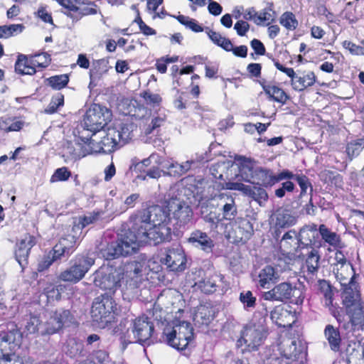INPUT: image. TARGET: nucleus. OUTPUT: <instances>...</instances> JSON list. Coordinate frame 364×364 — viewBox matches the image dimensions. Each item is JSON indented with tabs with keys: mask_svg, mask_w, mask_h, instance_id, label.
<instances>
[{
	"mask_svg": "<svg viewBox=\"0 0 364 364\" xmlns=\"http://www.w3.org/2000/svg\"><path fill=\"white\" fill-rule=\"evenodd\" d=\"M167 205L166 207L153 205L139 212L133 218L134 229L146 232L147 236L154 245L169 240L171 228Z\"/></svg>",
	"mask_w": 364,
	"mask_h": 364,
	"instance_id": "1",
	"label": "nucleus"
},
{
	"mask_svg": "<svg viewBox=\"0 0 364 364\" xmlns=\"http://www.w3.org/2000/svg\"><path fill=\"white\" fill-rule=\"evenodd\" d=\"M332 272L341 286L342 302L350 318H364V303L360 300L357 275L352 264L333 267Z\"/></svg>",
	"mask_w": 364,
	"mask_h": 364,
	"instance_id": "2",
	"label": "nucleus"
},
{
	"mask_svg": "<svg viewBox=\"0 0 364 364\" xmlns=\"http://www.w3.org/2000/svg\"><path fill=\"white\" fill-rule=\"evenodd\" d=\"M133 128L132 124L117 122L107 127L106 129H101L97 132L100 141H96L90 136V140L93 141L91 144L93 153H110L122 146L132 138Z\"/></svg>",
	"mask_w": 364,
	"mask_h": 364,
	"instance_id": "3",
	"label": "nucleus"
},
{
	"mask_svg": "<svg viewBox=\"0 0 364 364\" xmlns=\"http://www.w3.org/2000/svg\"><path fill=\"white\" fill-rule=\"evenodd\" d=\"M151 264L154 262L141 259L140 261H132L125 266L124 274L126 277V287L124 294L132 299L139 296L143 284L147 280V267H151Z\"/></svg>",
	"mask_w": 364,
	"mask_h": 364,
	"instance_id": "4",
	"label": "nucleus"
},
{
	"mask_svg": "<svg viewBox=\"0 0 364 364\" xmlns=\"http://www.w3.org/2000/svg\"><path fill=\"white\" fill-rule=\"evenodd\" d=\"M265 320L251 321L247 323L242 331L241 337L237 341V346L241 347L244 344L245 348L242 350L245 351H255L264 343L268 335V328L265 326Z\"/></svg>",
	"mask_w": 364,
	"mask_h": 364,
	"instance_id": "5",
	"label": "nucleus"
},
{
	"mask_svg": "<svg viewBox=\"0 0 364 364\" xmlns=\"http://www.w3.org/2000/svg\"><path fill=\"white\" fill-rule=\"evenodd\" d=\"M303 289L301 285L296 287L290 282H284L275 285L271 290L264 292L262 298L266 301H290L299 305L303 303L305 297Z\"/></svg>",
	"mask_w": 364,
	"mask_h": 364,
	"instance_id": "6",
	"label": "nucleus"
},
{
	"mask_svg": "<svg viewBox=\"0 0 364 364\" xmlns=\"http://www.w3.org/2000/svg\"><path fill=\"white\" fill-rule=\"evenodd\" d=\"M112 118L111 111L105 107L94 104L86 112L82 127L83 129L79 132L81 134H90L95 135L107 124Z\"/></svg>",
	"mask_w": 364,
	"mask_h": 364,
	"instance_id": "7",
	"label": "nucleus"
},
{
	"mask_svg": "<svg viewBox=\"0 0 364 364\" xmlns=\"http://www.w3.org/2000/svg\"><path fill=\"white\" fill-rule=\"evenodd\" d=\"M90 134H81L76 142H68L63 148L61 156L67 164H73L75 161L93 153Z\"/></svg>",
	"mask_w": 364,
	"mask_h": 364,
	"instance_id": "8",
	"label": "nucleus"
},
{
	"mask_svg": "<svg viewBox=\"0 0 364 364\" xmlns=\"http://www.w3.org/2000/svg\"><path fill=\"white\" fill-rule=\"evenodd\" d=\"M146 232H142L134 229V224L132 228L121 234L117 240L121 250L122 256H127L133 254L137 251L141 244L149 242V236Z\"/></svg>",
	"mask_w": 364,
	"mask_h": 364,
	"instance_id": "9",
	"label": "nucleus"
},
{
	"mask_svg": "<svg viewBox=\"0 0 364 364\" xmlns=\"http://www.w3.org/2000/svg\"><path fill=\"white\" fill-rule=\"evenodd\" d=\"M94 264V258L87 255H77L72 261L70 267L60 273L59 279L64 282L77 283Z\"/></svg>",
	"mask_w": 364,
	"mask_h": 364,
	"instance_id": "10",
	"label": "nucleus"
},
{
	"mask_svg": "<svg viewBox=\"0 0 364 364\" xmlns=\"http://www.w3.org/2000/svg\"><path fill=\"white\" fill-rule=\"evenodd\" d=\"M123 278L122 271L112 266L102 267L94 274V284L105 290H114Z\"/></svg>",
	"mask_w": 364,
	"mask_h": 364,
	"instance_id": "11",
	"label": "nucleus"
},
{
	"mask_svg": "<svg viewBox=\"0 0 364 364\" xmlns=\"http://www.w3.org/2000/svg\"><path fill=\"white\" fill-rule=\"evenodd\" d=\"M166 203L169 215L172 214L176 226L182 228L192 224L193 210L186 203L178 198H171Z\"/></svg>",
	"mask_w": 364,
	"mask_h": 364,
	"instance_id": "12",
	"label": "nucleus"
},
{
	"mask_svg": "<svg viewBox=\"0 0 364 364\" xmlns=\"http://www.w3.org/2000/svg\"><path fill=\"white\" fill-rule=\"evenodd\" d=\"M231 230H226V237L232 243H245L253 233V226L247 218H237L230 224Z\"/></svg>",
	"mask_w": 364,
	"mask_h": 364,
	"instance_id": "13",
	"label": "nucleus"
},
{
	"mask_svg": "<svg viewBox=\"0 0 364 364\" xmlns=\"http://www.w3.org/2000/svg\"><path fill=\"white\" fill-rule=\"evenodd\" d=\"M279 349L288 361L303 358L307 355L306 343L301 339L284 338L279 343Z\"/></svg>",
	"mask_w": 364,
	"mask_h": 364,
	"instance_id": "14",
	"label": "nucleus"
},
{
	"mask_svg": "<svg viewBox=\"0 0 364 364\" xmlns=\"http://www.w3.org/2000/svg\"><path fill=\"white\" fill-rule=\"evenodd\" d=\"M226 188L228 190L241 191L244 195L257 202L260 206L264 205L268 200L267 191L261 186H250L242 183H228Z\"/></svg>",
	"mask_w": 364,
	"mask_h": 364,
	"instance_id": "15",
	"label": "nucleus"
},
{
	"mask_svg": "<svg viewBox=\"0 0 364 364\" xmlns=\"http://www.w3.org/2000/svg\"><path fill=\"white\" fill-rule=\"evenodd\" d=\"M167 269L173 272H182L186 269V258L180 247L168 249L164 258L161 259Z\"/></svg>",
	"mask_w": 364,
	"mask_h": 364,
	"instance_id": "16",
	"label": "nucleus"
},
{
	"mask_svg": "<svg viewBox=\"0 0 364 364\" xmlns=\"http://www.w3.org/2000/svg\"><path fill=\"white\" fill-rule=\"evenodd\" d=\"M273 221L276 228L274 237L278 240L279 237V229H286L295 225L297 223L296 215L288 209L280 208L277 209L274 215Z\"/></svg>",
	"mask_w": 364,
	"mask_h": 364,
	"instance_id": "17",
	"label": "nucleus"
},
{
	"mask_svg": "<svg viewBox=\"0 0 364 364\" xmlns=\"http://www.w3.org/2000/svg\"><path fill=\"white\" fill-rule=\"evenodd\" d=\"M170 321L174 327L173 335L178 336V346H181V349H186L189 342L193 338V328L189 322L184 320H171Z\"/></svg>",
	"mask_w": 364,
	"mask_h": 364,
	"instance_id": "18",
	"label": "nucleus"
},
{
	"mask_svg": "<svg viewBox=\"0 0 364 364\" xmlns=\"http://www.w3.org/2000/svg\"><path fill=\"white\" fill-rule=\"evenodd\" d=\"M35 237L26 235L16 244L15 257L22 269L28 264L31 249L36 245Z\"/></svg>",
	"mask_w": 364,
	"mask_h": 364,
	"instance_id": "19",
	"label": "nucleus"
},
{
	"mask_svg": "<svg viewBox=\"0 0 364 364\" xmlns=\"http://www.w3.org/2000/svg\"><path fill=\"white\" fill-rule=\"evenodd\" d=\"M21 334L17 329L9 331V332L0 334V344L1 348L3 352V359H6L8 357H11L14 353H10L13 351L16 346L21 343Z\"/></svg>",
	"mask_w": 364,
	"mask_h": 364,
	"instance_id": "20",
	"label": "nucleus"
},
{
	"mask_svg": "<svg viewBox=\"0 0 364 364\" xmlns=\"http://www.w3.org/2000/svg\"><path fill=\"white\" fill-rule=\"evenodd\" d=\"M154 330V323L149 320H134L132 332L136 342L141 344L147 342Z\"/></svg>",
	"mask_w": 364,
	"mask_h": 364,
	"instance_id": "21",
	"label": "nucleus"
},
{
	"mask_svg": "<svg viewBox=\"0 0 364 364\" xmlns=\"http://www.w3.org/2000/svg\"><path fill=\"white\" fill-rule=\"evenodd\" d=\"M279 246L283 255H294L301 249L297 238V232L294 230H289L282 235Z\"/></svg>",
	"mask_w": 364,
	"mask_h": 364,
	"instance_id": "22",
	"label": "nucleus"
},
{
	"mask_svg": "<svg viewBox=\"0 0 364 364\" xmlns=\"http://www.w3.org/2000/svg\"><path fill=\"white\" fill-rule=\"evenodd\" d=\"M53 325L52 328L43 326L42 320H27L26 328L29 333H38L41 335L53 334L61 329L63 326V320H50Z\"/></svg>",
	"mask_w": 364,
	"mask_h": 364,
	"instance_id": "23",
	"label": "nucleus"
},
{
	"mask_svg": "<svg viewBox=\"0 0 364 364\" xmlns=\"http://www.w3.org/2000/svg\"><path fill=\"white\" fill-rule=\"evenodd\" d=\"M112 302L109 298L97 297L92 303L91 316L92 318H106L112 312Z\"/></svg>",
	"mask_w": 364,
	"mask_h": 364,
	"instance_id": "24",
	"label": "nucleus"
},
{
	"mask_svg": "<svg viewBox=\"0 0 364 364\" xmlns=\"http://www.w3.org/2000/svg\"><path fill=\"white\" fill-rule=\"evenodd\" d=\"M188 240L195 247L200 248L207 253L211 252L214 247L213 240L206 232L199 230L192 232Z\"/></svg>",
	"mask_w": 364,
	"mask_h": 364,
	"instance_id": "25",
	"label": "nucleus"
},
{
	"mask_svg": "<svg viewBox=\"0 0 364 364\" xmlns=\"http://www.w3.org/2000/svg\"><path fill=\"white\" fill-rule=\"evenodd\" d=\"M77 237L76 235H68L67 237L62 238L59 242L54 247L53 252L49 255L55 261L61 259L65 255L70 254V249L77 242Z\"/></svg>",
	"mask_w": 364,
	"mask_h": 364,
	"instance_id": "26",
	"label": "nucleus"
},
{
	"mask_svg": "<svg viewBox=\"0 0 364 364\" xmlns=\"http://www.w3.org/2000/svg\"><path fill=\"white\" fill-rule=\"evenodd\" d=\"M317 230V225L314 223L304 225L299 230L297 238L301 249L312 247L311 245Z\"/></svg>",
	"mask_w": 364,
	"mask_h": 364,
	"instance_id": "27",
	"label": "nucleus"
},
{
	"mask_svg": "<svg viewBox=\"0 0 364 364\" xmlns=\"http://www.w3.org/2000/svg\"><path fill=\"white\" fill-rule=\"evenodd\" d=\"M224 283V276L214 274L209 278L200 281L196 285L205 294H212Z\"/></svg>",
	"mask_w": 364,
	"mask_h": 364,
	"instance_id": "28",
	"label": "nucleus"
},
{
	"mask_svg": "<svg viewBox=\"0 0 364 364\" xmlns=\"http://www.w3.org/2000/svg\"><path fill=\"white\" fill-rule=\"evenodd\" d=\"M237 165L239 167L240 181L242 180L250 183L252 181L256 169L252 161L240 156L237 160Z\"/></svg>",
	"mask_w": 364,
	"mask_h": 364,
	"instance_id": "29",
	"label": "nucleus"
},
{
	"mask_svg": "<svg viewBox=\"0 0 364 364\" xmlns=\"http://www.w3.org/2000/svg\"><path fill=\"white\" fill-rule=\"evenodd\" d=\"M264 92L271 98L272 100L280 102L284 105L287 100L289 99V96L287 93L280 87L273 85L271 84H267L265 82L261 83Z\"/></svg>",
	"mask_w": 364,
	"mask_h": 364,
	"instance_id": "30",
	"label": "nucleus"
},
{
	"mask_svg": "<svg viewBox=\"0 0 364 364\" xmlns=\"http://www.w3.org/2000/svg\"><path fill=\"white\" fill-rule=\"evenodd\" d=\"M225 170L223 173V180L224 183L222 184L223 189H227L226 185L228 183H235L233 181L237 179L240 181L239 172H238V166L237 165V162H233L232 161H225ZM235 183H240L239 181H236Z\"/></svg>",
	"mask_w": 364,
	"mask_h": 364,
	"instance_id": "31",
	"label": "nucleus"
},
{
	"mask_svg": "<svg viewBox=\"0 0 364 364\" xmlns=\"http://www.w3.org/2000/svg\"><path fill=\"white\" fill-rule=\"evenodd\" d=\"M321 255L318 250L311 247V250L306 254L305 259V266L308 274L315 275L317 274L320 267Z\"/></svg>",
	"mask_w": 364,
	"mask_h": 364,
	"instance_id": "32",
	"label": "nucleus"
},
{
	"mask_svg": "<svg viewBox=\"0 0 364 364\" xmlns=\"http://www.w3.org/2000/svg\"><path fill=\"white\" fill-rule=\"evenodd\" d=\"M316 82V76L313 72H309L302 76L296 75L291 84L294 90L303 91L309 87L312 86Z\"/></svg>",
	"mask_w": 364,
	"mask_h": 364,
	"instance_id": "33",
	"label": "nucleus"
},
{
	"mask_svg": "<svg viewBox=\"0 0 364 364\" xmlns=\"http://www.w3.org/2000/svg\"><path fill=\"white\" fill-rule=\"evenodd\" d=\"M278 274L272 266H266L262 269L258 275V284L262 288H268L271 283L278 279Z\"/></svg>",
	"mask_w": 364,
	"mask_h": 364,
	"instance_id": "34",
	"label": "nucleus"
},
{
	"mask_svg": "<svg viewBox=\"0 0 364 364\" xmlns=\"http://www.w3.org/2000/svg\"><path fill=\"white\" fill-rule=\"evenodd\" d=\"M250 183L264 186H271L274 184V176L269 170L264 169L260 167H256L255 175Z\"/></svg>",
	"mask_w": 364,
	"mask_h": 364,
	"instance_id": "35",
	"label": "nucleus"
},
{
	"mask_svg": "<svg viewBox=\"0 0 364 364\" xmlns=\"http://www.w3.org/2000/svg\"><path fill=\"white\" fill-rule=\"evenodd\" d=\"M318 230L325 242L334 247H342L341 237L336 232H332L323 224L320 225Z\"/></svg>",
	"mask_w": 364,
	"mask_h": 364,
	"instance_id": "36",
	"label": "nucleus"
},
{
	"mask_svg": "<svg viewBox=\"0 0 364 364\" xmlns=\"http://www.w3.org/2000/svg\"><path fill=\"white\" fill-rule=\"evenodd\" d=\"M100 214V213L99 212L91 213L82 217H80L77 223H75L73 227L72 232H74L73 235H76L78 239L80 235L82 233V230L87 225L92 224L97 220Z\"/></svg>",
	"mask_w": 364,
	"mask_h": 364,
	"instance_id": "37",
	"label": "nucleus"
},
{
	"mask_svg": "<svg viewBox=\"0 0 364 364\" xmlns=\"http://www.w3.org/2000/svg\"><path fill=\"white\" fill-rule=\"evenodd\" d=\"M205 31L211 41L222 48L225 51L230 52L232 50V42L230 39L223 37L220 33L215 32L208 27L205 28Z\"/></svg>",
	"mask_w": 364,
	"mask_h": 364,
	"instance_id": "38",
	"label": "nucleus"
},
{
	"mask_svg": "<svg viewBox=\"0 0 364 364\" xmlns=\"http://www.w3.org/2000/svg\"><path fill=\"white\" fill-rule=\"evenodd\" d=\"M317 289L323 296L325 306H331L334 294L331 283L326 279H318L317 282Z\"/></svg>",
	"mask_w": 364,
	"mask_h": 364,
	"instance_id": "39",
	"label": "nucleus"
},
{
	"mask_svg": "<svg viewBox=\"0 0 364 364\" xmlns=\"http://www.w3.org/2000/svg\"><path fill=\"white\" fill-rule=\"evenodd\" d=\"M161 323H162V325H165V328H164V331H163V335L166 338V341L167 344L168 346H171L172 348H174L178 350H183V349H181V348H180V347H181V346H178V336L173 335V331H174V327L173 326L171 322L168 321V320H164L161 322Z\"/></svg>",
	"mask_w": 364,
	"mask_h": 364,
	"instance_id": "40",
	"label": "nucleus"
},
{
	"mask_svg": "<svg viewBox=\"0 0 364 364\" xmlns=\"http://www.w3.org/2000/svg\"><path fill=\"white\" fill-rule=\"evenodd\" d=\"M64 350L71 358L85 355L83 343L75 338H70L66 341Z\"/></svg>",
	"mask_w": 364,
	"mask_h": 364,
	"instance_id": "41",
	"label": "nucleus"
},
{
	"mask_svg": "<svg viewBox=\"0 0 364 364\" xmlns=\"http://www.w3.org/2000/svg\"><path fill=\"white\" fill-rule=\"evenodd\" d=\"M30 59L28 56L20 54L15 64V70L21 75H33L36 70L29 63Z\"/></svg>",
	"mask_w": 364,
	"mask_h": 364,
	"instance_id": "42",
	"label": "nucleus"
},
{
	"mask_svg": "<svg viewBox=\"0 0 364 364\" xmlns=\"http://www.w3.org/2000/svg\"><path fill=\"white\" fill-rule=\"evenodd\" d=\"M195 164L193 160H188L182 164L178 162L168 163L167 166H164V168L168 170V173L173 176H181L185 174L191 169L192 165Z\"/></svg>",
	"mask_w": 364,
	"mask_h": 364,
	"instance_id": "43",
	"label": "nucleus"
},
{
	"mask_svg": "<svg viewBox=\"0 0 364 364\" xmlns=\"http://www.w3.org/2000/svg\"><path fill=\"white\" fill-rule=\"evenodd\" d=\"M114 325L111 326L112 333L114 335L119 336L122 342V349L124 350L128 343L131 342H127L124 339L125 334L129 331V327L127 326V323L123 320H112Z\"/></svg>",
	"mask_w": 364,
	"mask_h": 364,
	"instance_id": "44",
	"label": "nucleus"
},
{
	"mask_svg": "<svg viewBox=\"0 0 364 364\" xmlns=\"http://www.w3.org/2000/svg\"><path fill=\"white\" fill-rule=\"evenodd\" d=\"M324 334L329 343L331 349L333 351H338L341 343V337L338 331L333 326L328 325L325 328Z\"/></svg>",
	"mask_w": 364,
	"mask_h": 364,
	"instance_id": "45",
	"label": "nucleus"
},
{
	"mask_svg": "<svg viewBox=\"0 0 364 364\" xmlns=\"http://www.w3.org/2000/svg\"><path fill=\"white\" fill-rule=\"evenodd\" d=\"M276 324L279 328H282V332H287L289 336V338L300 339L301 328L298 324V320H294L291 323H282L276 321Z\"/></svg>",
	"mask_w": 364,
	"mask_h": 364,
	"instance_id": "46",
	"label": "nucleus"
},
{
	"mask_svg": "<svg viewBox=\"0 0 364 364\" xmlns=\"http://www.w3.org/2000/svg\"><path fill=\"white\" fill-rule=\"evenodd\" d=\"M77 11L75 14V19L78 20L84 16L94 15L97 13L96 5L93 2H87L84 0L82 4H78Z\"/></svg>",
	"mask_w": 364,
	"mask_h": 364,
	"instance_id": "47",
	"label": "nucleus"
},
{
	"mask_svg": "<svg viewBox=\"0 0 364 364\" xmlns=\"http://www.w3.org/2000/svg\"><path fill=\"white\" fill-rule=\"evenodd\" d=\"M178 21L183 25L186 28L191 30L195 33H199L205 31V28L199 25L196 20L191 18L183 15L173 16Z\"/></svg>",
	"mask_w": 364,
	"mask_h": 364,
	"instance_id": "48",
	"label": "nucleus"
},
{
	"mask_svg": "<svg viewBox=\"0 0 364 364\" xmlns=\"http://www.w3.org/2000/svg\"><path fill=\"white\" fill-rule=\"evenodd\" d=\"M57 2L62 6L63 8L68 10L65 14L75 18V14L77 11L78 4H82L84 0H56Z\"/></svg>",
	"mask_w": 364,
	"mask_h": 364,
	"instance_id": "49",
	"label": "nucleus"
},
{
	"mask_svg": "<svg viewBox=\"0 0 364 364\" xmlns=\"http://www.w3.org/2000/svg\"><path fill=\"white\" fill-rule=\"evenodd\" d=\"M101 252L102 256L107 260L122 256L121 250L117 241L109 244L106 248L102 250Z\"/></svg>",
	"mask_w": 364,
	"mask_h": 364,
	"instance_id": "50",
	"label": "nucleus"
},
{
	"mask_svg": "<svg viewBox=\"0 0 364 364\" xmlns=\"http://www.w3.org/2000/svg\"><path fill=\"white\" fill-rule=\"evenodd\" d=\"M166 119V116L164 114H157L156 115H154L151 118L150 124L145 129L146 134H151L154 131L157 130L158 128L161 127L165 124Z\"/></svg>",
	"mask_w": 364,
	"mask_h": 364,
	"instance_id": "51",
	"label": "nucleus"
},
{
	"mask_svg": "<svg viewBox=\"0 0 364 364\" xmlns=\"http://www.w3.org/2000/svg\"><path fill=\"white\" fill-rule=\"evenodd\" d=\"M364 149V140L358 139L348 144L346 147V153L350 160L358 156L361 151Z\"/></svg>",
	"mask_w": 364,
	"mask_h": 364,
	"instance_id": "52",
	"label": "nucleus"
},
{
	"mask_svg": "<svg viewBox=\"0 0 364 364\" xmlns=\"http://www.w3.org/2000/svg\"><path fill=\"white\" fill-rule=\"evenodd\" d=\"M279 23L288 30H294L298 26V21L291 12L284 13L279 19Z\"/></svg>",
	"mask_w": 364,
	"mask_h": 364,
	"instance_id": "53",
	"label": "nucleus"
},
{
	"mask_svg": "<svg viewBox=\"0 0 364 364\" xmlns=\"http://www.w3.org/2000/svg\"><path fill=\"white\" fill-rule=\"evenodd\" d=\"M69 81L67 75H55L48 79V85L55 90H60L65 87Z\"/></svg>",
	"mask_w": 364,
	"mask_h": 364,
	"instance_id": "54",
	"label": "nucleus"
},
{
	"mask_svg": "<svg viewBox=\"0 0 364 364\" xmlns=\"http://www.w3.org/2000/svg\"><path fill=\"white\" fill-rule=\"evenodd\" d=\"M220 210L222 212L223 216L221 218L223 220H232L236 217L237 213V208L235 201L232 203H226L224 207L220 208Z\"/></svg>",
	"mask_w": 364,
	"mask_h": 364,
	"instance_id": "55",
	"label": "nucleus"
},
{
	"mask_svg": "<svg viewBox=\"0 0 364 364\" xmlns=\"http://www.w3.org/2000/svg\"><path fill=\"white\" fill-rule=\"evenodd\" d=\"M146 314L144 315L143 318H154L156 319L162 318L164 316V313L162 311L161 308L159 305L156 303L152 304L149 303L146 304Z\"/></svg>",
	"mask_w": 364,
	"mask_h": 364,
	"instance_id": "56",
	"label": "nucleus"
},
{
	"mask_svg": "<svg viewBox=\"0 0 364 364\" xmlns=\"http://www.w3.org/2000/svg\"><path fill=\"white\" fill-rule=\"evenodd\" d=\"M64 289L62 284L53 285L49 284L45 289L48 299L59 300L61 297V293Z\"/></svg>",
	"mask_w": 364,
	"mask_h": 364,
	"instance_id": "57",
	"label": "nucleus"
},
{
	"mask_svg": "<svg viewBox=\"0 0 364 364\" xmlns=\"http://www.w3.org/2000/svg\"><path fill=\"white\" fill-rule=\"evenodd\" d=\"M71 176V172L68 171L66 167H61L57 168L50 178L51 183H55L58 181H65Z\"/></svg>",
	"mask_w": 364,
	"mask_h": 364,
	"instance_id": "58",
	"label": "nucleus"
},
{
	"mask_svg": "<svg viewBox=\"0 0 364 364\" xmlns=\"http://www.w3.org/2000/svg\"><path fill=\"white\" fill-rule=\"evenodd\" d=\"M63 104L64 96L60 93H58L52 97V100L45 112L48 114H53L57 111L58 108L63 106Z\"/></svg>",
	"mask_w": 364,
	"mask_h": 364,
	"instance_id": "59",
	"label": "nucleus"
},
{
	"mask_svg": "<svg viewBox=\"0 0 364 364\" xmlns=\"http://www.w3.org/2000/svg\"><path fill=\"white\" fill-rule=\"evenodd\" d=\"M203 220L205 223L210 224L211 230H216L220 222L223 220L220 215L215 212H210L203 217Z\"/></svg>",
	"mask_w": 364,
	"mask_h": 364,
	"instance_id": "60",
	"label": "nucleus"
},
{
	"mask_svg": "<svg viewBox=\"0 0 364 364\" xmlns=\"http://www.w3.org/2000/svg\"><path fill=\"white\" fill-rule=\"evenodd\" d=\"M240 300L245 307H254L256 302V298L253 296L252 291H242L240 294Z\"/></svg>",
	"mask_w": 364,
	"mask_h": 364,
	"instance_id": "61",
	"label": "nucleus"
},
{
	"mask_svg": "<svg viewBox=\"0 0 364 364\" xmlns=\"http://www.w3.org/2000/svg\"><path fill=\"white\" fill-rule=\"evenodd\" d=\"M348 264H351V263L347 260L343 252L341 250H337L335 252L333 262L331 264V268L333 269V267L336 268Z\"/></svg>",
	"mask_w": 364,
	"mask_h": 364,
	"instance_id": "62",
	"label": "nucleus"
},
{
	"mask_svg": "<svg viewBox=\"0 0 364 364\" xmlns=\"http://www.w3.org/2000/svg\"><path fill=\"white\" fill-rule=\"evenodd\" d=\"M225 170V161L213 164L210 168L211 175L216 179L223 180V173Z\"/></svg>",
	"mask_w": 364,
	"mask_h": 364,
	"instance_id": "63",
	"label": "nucleus"
},
{
	"mask_svg": "<svg viewBox=\"0 0 364 364\" xmlns=\"http://www.w3.org/2000/svg\"><path fill=\"white\" fill-rule=\"evenodd\" d=\"M95 364H112L109 355L104 350H97L95 353L93 357Z\"/></svg>",
	"mask_w": 364,
	"mask_h": 364,
	"instance_id": "64",
	"label": "nucleus"
}]
</instances>
